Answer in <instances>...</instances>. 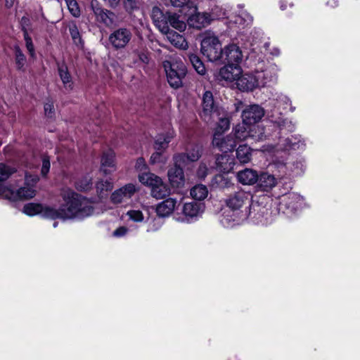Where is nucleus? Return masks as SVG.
<instances>
[{"instance_id": "f257e3e1", "label": "nucleus", "mask_w": 360, "mask_h": 360, "mask_svg": "<svg viewBox=\"0 0 360 360\" xmlns=\"http://www.w3.org/2000/svg\"><path fill=\"white\" fill-rule=\"evenodd\" d=\"M65 202L58 209H48L46 216L49 219H69L84 218L91 215L94 207L86 198L74 192L69 191L63 195Z\"/></svg>"}, {"instance_id": "f03ea898", "label": "nucleus", "mask_w": 360, "mask_h": 360, "mask_svg": "<svg viewBox=\"0 0 360 360\" xmlns=\"http://www.w3.org/2000/svg\"><path fill=\"white\" fill-rule=\"evenodd\" d=\"M163 67L166 72L169 84L174 89L182 86L183 79L186 75V68L182 63L165 60Z\"/></svg>"}, {"instance_id": "7ed1b4c3", "label": "nucleus", "mask_w": 360, "mask_h": 360, "mask_svg": "<svg viewBox=\"0 0 360 360\" xmlns=\"http://www.w3.org/2000/svg\"><path fill=\"white\" fill-rule=\"evenodd\" d=\"M202 110L200 112L201 118L206 122H212L215 115H224V108L219 107L214 100V96L210 91H206L202 97Z\"/></svg>"}, {"instance_id": "20e7f679", "label": "nucleus", "mask_w": 360, "mask_h": 360, "mask_svg": "<svg viewBox=\"0 0 360 360\" xmlns=\"http://www.w3.org/2000/svg\"><path fill=\"white\" fill-rule=\"evenodd\" d=\"M223 49L220 41L214 36L207 37L201 42V53L211 62H221Z\"/></svg>"}, {"instance_id": "39448f33", "label": "nucleus", "mask_w": 360, "mask_h": 360, "mask_svg": "<svg viewBox=\"0 0 360 360\" xmlns=\"http://www.w3.org/2000/svg\"><path fill=\"white\" fill-rule=\"evenodd\" d=\"M35 190L30 186L21 187L16 191L0 183V195L4 198L17 200H27L35 195Z\"/></svg>"}, {"instance_id": "423d86ee", "label": "nucleus", "mask_w": 360, "mask_h": 360, "mask_svg": "<svg viewBox=\"0 0 360 360\" xmlns=\"http://www.w3.org/2000/svg\"><path fill=\"white\" fill-rule=\"evenodd\" d=\"M132 37L131 30L127 27H120L114 30L109 36V42L116 49L125 48Z\"/></svg>"}, {"instance_id": "0eeeda50", "label": "nucleus", "mask_w": 360, "mask_h": 360, "mask_svg": "<svg viewBox=\"0 0 360 360\" xmlns=\"http://www.w3.org/2000/svg\"><path fill=\"white\" fill-rule=\"evenodd\" d=\"M264 115V110L257 104L246 105L242 111L243 122L245 124H253L262 120Z\"/></svg>"}, {"instance_id": "6e6552de", "label": "nucleus", "mask_w": 360, "mask_h": 360, "mask_svg": "<svg viewBox=\"0 0 360 360\" xmlns=\"http://www.w3.org/2000/svg\"><path fill=\"white\" fill-rule=\"evenodd\" d=\"M90 8L97 21L109 26L114 22L115 15L113 12L103 8L98 0H92Z\"/></svg>"}, {"instance_id": "1a4fd4ad", "label": "nucleus", "mask_w": 360, "mask_h": 360, "mask_svg": "<svg viewBox=\"0 0 360 360\" xmlns=\"http://www.w3.org/2000/svg\"><path fill=\"white\" fill-rule=\"evenodd\" d=\"M243 54L240 48L236 44H230L223 49L222 58L221 63L233 64L241 63Z\"/></svg>"}, {"instance_id": "9d476101", "label": "nucleus", "mask_w": 360, "mask_h": 360, "mask_svg": "<svg viewBox=\"0 0 360 360\" xmlns=\"http://www.w3.org/2000/svg\"><path fill=\"white\" fill-rule=\"evenodd\" d=\"M241 74L242 70L238 63L234 65L226 63L215 74V77L219 81L233 82L237 81Z\"/></svg>"}, {"instance_id": "9b49d317", "label": "nucleus", "mask_w": 360, "mask_h": 360, "mask_svg": "<svg viewBox=\"0 0 360 360\" xmlns=\"http://www.w3.org/2000/svg\"><path fill=\"white\" fill-rule=\"evenodd\" d=\"M212 145L221 151L227 153L234 149L236 146V141L233 135L223 136L221 134L214 133Z\"/></svg>"}, {"instance_id": "f8f14e48", "label": "nucleus", "mask_w": 360, "mask_h": 360, "mask_svg": "<svg viewBox=\"0 0 360 360\" xmlns=\"http://www.w3.org/2000/svg\"><path fill=\"white\" fill-rule=\"evenodd\" d=\"M169 12H166L164 13L158 6H154L152 8L150 15L151 18L154 25L162 33H167L169 31Z\"/></svg>"}, {"instance_id": "ddd939ff", "label": "nucleus", "mask_w": 360, "mask_h": 360, "mask_svg": "<svg viewBox=\"0 0 360 360\" xmlns=\"http://www.w3.org/2000/svg\"><path fill=\"white\" fill-rule=\"evenodd\" d=\"M250 200V194L239 191L229 196L226 199V205L232 210H240L243 205L248 204Z\"/></svg>"}, {"instance_id": "4468645a", "label": "nucleus", "mask_w": 360, "mask_h": 360, "mask_svg": "<svg viewBox=\"0 0 360 360\" xmlns=\"http://www.w3.org/2000/svg\"><path fill=\"white\" fill-rule=\"evenodd\" d=\"M211 15L208 13H196L188 19L189 26L200 30L208 25L212 20Z\"/></svg>"}, {"instance_id": "2eb2a0df", "label": "nucleus", "mask_w": 360, "mask_h": 360, "mask_svg": "<svg viewBox=\"0 0 360 360\" xmlns=\"http://www.w3.org/2000/svg\"><path fill=\"white\" fill-rule=\"evenodd\" d=\"M167 175L173 187L181 188L184 186L185 177L183 168L174 165L168 170Z\"/></svg>"}, {"instance_id": "dca6fc26", "label": "nucleus", "mask_w": 360, "mask_h": 360, "mask_svg": "<svg viewBox=\"0 0 360 360\" xmlns=\"http://www.w3.org/2000/svg\"><path fill=\"white\" fill-rule=\"evenodd\" d=\"M256 82L258 84V88L264 87L274 82L277 78L274 72V69H266L264 71H257L255 74Z\"/></svg>"}, {"instance_id": "f3484780", "label": "nucleus", "mask_w": 360, "mask_h": 360, "mask_svg": "<svg viewBox=\"0 0 360 360\" xmlns=\"http://www.w3.org/2000/svg\"><path fill=\"white\" fill-rule=\"evenodd\" d=\"M136 188L133 184H127L125 186L116 190L111 195V200L114 203H120L124 199L130 198L135 193Z\"/></svg>"}, {"instance_id": "a211bd4d", "label": "nucleus", "mask_w": 360, "mask_h": 360, "mask_svg": "<svg viewBox=\"0 0 360 360\" xmlns=\"http://www.w3.org/2000/svg\"><path fill=\"white\" fill-rule=\"evenodd\" d=\"M237 86L243 91H252L258 88L255 75L251 74L240 75L237 80Z\"/></svg>"}, {"instance_id": "6ab92c4d", "label": "nucleus", "mask_w": 360, "mask_h": 360, "mask_svg": "<svg viewBox=\"0 0 360 360\" xmlns=\"http://www.w3.org/2000/svg\"><path fill=\"white\" fill-rule=\"evenodd\" d=\"M257 184L261 191H269L276 186L277 180L274 175L263 172L258 175Z\"/></svg>"}, {"instance_id": "aec40b11", "label": "nucleus", "mask_w": 360, "mask_h": 360, "mask_svg": "<svg viewBox=\"0 0 360 360\" xmlns=\"http://www.w3.org/2000/svg\"><path fill=\"white\" fill-rule=\"evenodd\" d=\"M174 198H169L159 203L156 207V213L160 217H165L171 214L176 205Z\"/></svg>"}, {"instance_id": "412c9836", "label": "nucleus", "mask_w": 360, "mask_h": 360, "mask_svg": "<svg viewBox=\"0 0 360 360\" xmlns=\"http://www.w3.org/2000/svg\"><path fill=\"white\" fill-rule=\"evenodd\" d=\"M237 178L238 181L244 185H252L257 183L258 174L252 169H245L238 172Z\"/></svg>"}, {"instance_id": "4be33fe9", "label": "nucleus", "mask_w": 360, "mask_h": 360, "mask_svg": "<svg viewBox=\"0 0 360 360\" xmlns=\"http://www.w3.org/2000/svg\"><path fill=\"white\" fill-rule=\"evenodd\" d=\"M48 209H52L51 207L44 206L39 203H27L23 207L24 212L30 216L40 214L45 218H49L46 216V211Z\"/></svg>"}, {"instance_id": "5701e85b", "label": "nucleus", "mask_w": 360, "mask_h": 360, "mask_svg": "<svg viewBox=\"0 0 360 360\" xmlns=\"http://www.w3.org/2000/svg\"><path fill=\"white\" fill-rule=\"evenodd\" d=\"M215 167L219 172L228 173L233 169V161L226 155H219L216 157Z\"/></svg>"}, {"instance_id": "b1692460", "label": "nucleus", "mask_w": 360, "mask_h": 360, "mask_svg": "<svg viewBox=\"0 0 360 360\" xmlns=\"http://www.w3.org/2000/svg\"><path fill=\"white\" fill-rule=\"evenodd\" d=\"M58 71L64 88L68 90H72L73 88L72 78L66 64L64 63L58 64Z\"/></svg>"}, {"instance_id": "393cba45", "label": "nucleus", "mask_w": 360, "mask_h": 360, "mask_svg": "<svg viewBox=\"0 0 360 360\" xmlns=\"http://www.w3.org/2000/svg\"><path fill=\"white\" fill-rule=\"evenodd\" d=\"M114 158L115 153L111 150L103 153L101 158V169L105 174H109L115 170Z\"/></svg>"}, {"instance_id": "a878e982", "label": "nucleus", "mask_w": 360, "mask_h": 360, "mask_svg": "<svg viewBox=\"0 0 360 360\" xmlns=\"http://www.w3.org/2000/svg\"><path fill=\"white\" fill-rule=\"evenodd\" d=\"M172 139L173 134L172 133L158 135L155 140L154 149L158 151L163 152L167 148L168 144Z\"/></svg>"}, {"instance_id": "bb28decb", "label": "nucleus", "mask_w": 360, "mask_h": 360, "mask_svg": "<svg viewBox=\"0 0 360 360\" xmlns=\"http://www.w3.org/2000/svg\"><path fill=\"white\" fill-rule=\"evenodd\" d=\"M139 179L140 182L148 186L151 189L162 181L160 177L150 172H146L140 174L139 176Z\"/></svg>"}, {"instance_id": "cd10ccee", "label": "nucleus", "mask_w": 360, "mask_h": 360, "mask_svg": "<svg viewBox=\"0 0 360 360\" xmlns=\"http://www.w3.org/2000/svg\"><path fill=\"white\" fill-rule=\"evenodd\" d=\"M169 193V188L164 184L162 180L151 190V195L156 199L165 198L168 196Z\"/></svg>"}, {"instance_id": "c85d7f7f", "label": "nucleus", "mask_w": 360, "mask_h": 360, "mask_svg": "<svg viewBox=\"0 0 360 360\" xmlns=\"http://www.w3.org/2000/svg\"><path fill=\"white\" fill-rule=\"evenodd\" d=\"M213 121L218 122L217 127L215 129L214 133H219L222 134L224 131L229 129V120L227 117V115L226 111L224 110V115H221L220 116L215 115V118Z\"/></svg>"}, {"instance_id": "c756f323", "label": "nucleus", "mask_w": 360, "mask_h": 360, "mask_svg": "<svg viewBox=\"0 0 360 360\" xmlns=\"http://www.w3.org/2000/svg\"><path fill=\"white\" fill-rule=\"evenodd\" d=\"M169 26H172L173 28L179 30V32H183L186 27V24L184 21L180 20L179 15H176V13L169 12L168 27H169Z\"/></svg>"}, {"instance_id": "7c9ffc66", "label": "nucleus", "mask_w": 360, "mask_h": 360, "mask_svg": "<svg viewBox=\"0 0 360 360\" xmlns=\"http://www.w3.org/2000/svg\"><path fill=\"white\" fill-rule=\"evenodd\" d=\"M251 149L247 145H240L236 150V157L241 163H247L251 159Z\"/></svg>"}, {"instance_id": "2f4dec72", "label": "nucleus", "mask_w": 360, "mask_h": 360, "mask_svg": "<svg viewBox=\"0 0 360 360\" xmlns=\"http://www.w3.org/2000/svg\"><path fill=\"white\" fill-rule=\"evenodd\" d=\"M190 194L193 199L202 200L207 196L208 191L205 185L198 184L191 188Z\"/></svg>"}, {"instance_id": "473e14b6", "label": "nucleus", "mask_w": 360, "mask_h": 360, "mask_svg": "<svg viewBox=\"0 0 360 360\" xmlns=\"http://www.w3.org/2000/svg\"><path fill=\"white\" fill-rule=\"evenodd\" d=\"M188 58L193 68L196 70V72L198 74L201 75L205 74L206 70L205 65L202 60H200V58L197 55L194 53H191L188 55Z\"/></svg>"}, {"instance_id": "72a5a7b5", "label": "nucleus", "mask_w": 360, "mask_h": 360, "mask_svg": "<svg viewBox=\"0 0 360 360\" xmlns=\"http://www.w3.org/2000/svg\"><path fill=\"white\" fill-rule=\"evenodd\" d=\"M200 209V205L198 202L185 203L183 208V212L186 216L191 217H195L198 214Z\"/></svg>"}, {"instance_id": "f704fd0d", "label": "nucleus", "mask_w": 360, "mask_h": 360, "mask_svg": "<svg viewBox=\"0 0 360 360\" xmlns=\"http://www.w3.org/2000/svg\"><path fill=\"white\" fill-rule=\"evenodd\" d=\"M17 169L15 167L0 163V183L7 180L13 174L15 173Z\"/></svg>"}, {"instance_id": "c9c22d12", "label": "nucleus", "mask_w": 360, "mask_h": 360, "mask_svg": "<svg viewBox=\"0 0 360 360\" xmlns=\"http://www.w3.org/2000/svg\"><path fill=\"white\" fill-rule=\"evenodd\" d=\"M164 34L167 35L168 39L175 46L184 47L185 39L181 35L176 32L170 30L169 28L168 32Z\"/></svg>"}, {"instance_id": "e433bc0d", "label": "nucleus", "mask_w": 360, "mask_h": 360, "mask_svg": "<svg viewBox=\"0 0 360 360\" xmlns=\"http://www.w3.org/2000/svg\"><path fill=\"white\" fill-rule=\"evenodd\" d=\"M174 165L176 167L186 166L191 162L188 155L186 153H176L173 155Z\"/></svg>"}, {"instance_id": "4c0bfd02", "label": "nucleus", "mask_w": 360, "mask_h": 360, "mask_svg": "<svg viewBox=\"0 0 360 360\" xmlns=\"http://www.w3.org/2000/svg\"><path fill=\"white\" fill-rule=\"evenodd\" d=\"M231 184L229 178L224 174H217L212 179V184L221 188L229 187Z\"/></svg>"}, {"instance_id": "58836bf2", "label": "nucleus", "mask_w": 360, "mask_h": 360, "mask_svg": "<svg viewBox=\"0 0 360 360\" xmlns=\"http://www.w3.org/2000/svg\"><path fill=\"white\" fill-rule=\"evenodd\" d=\"M134 54L138 57V60L142 65H146L149 63L150 58L149 51L145 48H141L134 51Z\"/></svg>"}, {"instance_id": "ea45409f", "label": "nucleus", "mask_w": 360, "mask_h": 360, "mask_svg": "<svg viewBox=\"0 0 360 360\" xmlns=\"http://www.w3.org/2000/svg\"><path fill=\"white\" fill-rule=\"evenodd\" d=\"M202 153V147L198 144H195L187 151L191 162H195L200 159Z\"/></svg>"}, {"instance_id": "a19ab883", "label": "nucleus", "mask_w": 360, "mask_h": 360, "mask_svg": "<svg viewBox=\"0 0 360 360\" xmlns=\"http://www.w3.org/2000/svg\"><path fill=\"white\" fill-rule=\"evenodd\" d=\"M69 31L74 43L77 46L82 45V37L80 36L78 27L75 23H72L69 25Z\"/></svg>"}, {"instance_id": "79ce46f5", "label": "nucleus", "mask_w": 360, "mask_h": 360, "mask_svg": "<svg viewBox=\"0 0 360 360\" xmlns=\"http://www.w3.org/2000/svg\"><path fill=\"white\" fill-rule=\"evenodd\" d=\"M70 13L75 18L80 16L81 11L76 0H65Z\"/></svg>"}, {"instance_id": "37998d69", "label": "nucleus", "mask_w": 360, "mask_h": 360, "mask_svg": "<svg viewBox=\"0 0 360 360\" xmlns=\"http://www.w3.org/2000/svg\"><path fill=\"white\" fill-rule=\"evenodd\" d=\"M15 63L18 69H22L25 63L26 58L18 46L14 47Z\"/></svg>"}, {"instance_id": "c03bdc74", "label": "nucleus", "mask_w": 360, "mask_h": 360, "mask_svg": "<svg viewBox=\"0 0 360 360\" xmlns=\"http://www.w3.org/2000/svg\"><path fill=\"white\" fill-rule=\"evenodd\" d=\"M248 132L244 125L238 124L234 129V139L244 140L248 136Z\"/></svg>"}, {"instance_id": "a18cd8bd", "label": "nucleus", "mask_w": 360, "mask_h": 360, "mask_svg": "<svg viewBox=\"0 0 360 360\" xmlns=\"http://www.w3.org/2000/svg\"><path fill=\"white\" fill-rule=\"evenodd\" d=\"M24 34V39L26 44V47L30 54L31 56H34V45L32 41V38L29 36L27 31L25 28L22 29Z\"/></svg>"}, {"instance_id": "49530a36", "label": "nucleus", "mask_w": 360, "mask_h": 360, "mask_svg": "<svg viewBox=\"0 0 360 360\" xmlns=\"http://www.w3.org/2000/svg\"><path fill=\"white\" fill-rule=\"evenodd\" d=\"M127 215L129 219L136 222H140L143 220V213L140 210H129L127 212Z\"/></svg>"}, {"instance_id": "de8ad7c7", "label": "nucleus", "mask_w": 360, "mask_h": 360, "mask_svg": "<svg viewBox=\"0 0 360 360\" xmlns=\"http://www.w3.org/2000/svg\"><path fill=\"white\" fill-rule=\"evenodd\" d=\"M208 168L207 165L205 162H200L199 167L197 169V176L198 178L203 179H205L208 174Z\"/></svg>"}, {"instance_id": "09e8293b", "label": "nucleus", "mask_w": 360, "mask_h": 360, "mask_svg": "<svg viewBox=\"0 0 360 360\" xmlns=\"http://www.w3.org/2000/svg\"><path fill=\"white\" fill-rule=\"evenodd\" d=\"M50 158L47 155H44L42 157V166L41 169V173L43 176H46L50 169Z\"/></svg>"}, {"instance_id": "8fccbe9b", "label": "nucleus", "mask_w": 360, "mask_h": 360, "mask_svg": "<svg viewBox=\"0 0 360 360\" xmlns=\"http://www.w3.org/2000/svg\"><path fill=\"white\" fill-rule=\"evenodd\" d=\"M124 6L127 12H132L138 8L137 0H124Z\"/></svg>"}, {"instance_id": "3c124183", "label": "nucleus", "mask_w": 360, "mask_h": 360, "mask_svg": "<svg viewBox=\"0 0 360 360\" xmlns=\"http://www.w3.org/2000/svg\"><path fill=\"white\" fill-rule=\"evenodd\" d=\"M39 179L37 175H32V174H26L25 175V182L30 187L35 185L38 182Z\"/></svg>"}, {"instance_id": "603ef678", "label": "nucleus", "mask_w": 360, "mask_h": 360, "mask_svg": "<svg viewBox=\"0 0 360 360\" xmlns=\"http://www.w3.org/2000/svg\"><path fill=\"white\" fill-rule=\"evenodd\" d=\"M162 151H158V150H156V152L153 153L152 154V155L150 156V162L152 164L160 162L161 158H162Z\"/></svg>"}, {"instance_id": "864d4df0", "label": "nucleus", "mask_w": 360, "mask_h": 360, "mask_svg": "<svg viewBox=\"0 0 360 360\" xmlns=\"http://www.w3.org/2000/svg\"><path fill=\"white\" fill-rule=\"evenodd\" d=\"M91 182L90 180H85V183H82V181L77 182V188L82 191H86L90 188L91 186Z\"/></svg>"}, {"instance_id": "5fc2aeb1", "label": "nucleus", "mask_w": 360, "mask_h": 360, "mask_svg": "<svg viewBox=\"0 0 360 360\" xmlns=\"http://www.w3.org/2000/svg\"><path fill=\"white\" fill-rule=\"evenodd\" d=\"M44 112L46 116L50 117H52L54 112L53 105L52 103H47L44 105Z\"/></svg>"}, {"instance_id": "6e6d98bb", "label": "nucleus", "mask_w": 360, "mask_h": 360, "mask_svg": "<svg viewBox=\"0 0 360 360\" xmlns=\"http://www.w3.org/2000/svg\"><path fill=\"white\" fill-rule=\"evenodd\" d=\"M172 4L176 7H181L187 5L191 0H170Z\"/></svg>"}, {"instance_id": "4d7b16f0", "label": "nucleus", "mask_w": 360, "mask_h": 360, "mask_svg": "<svg viewBox=\"0 0 360 360\" xmlns=\"http://www.w3.org/2000/svg\"><path fill=\"white\" fill-rule=\"evenodd\" d=\"M136 167L140 170H143L146 168L145 160L142 158H139L136 160Z\"/></svg>"}, {"instance_id": "13d9d810", "label": "nucleus", "mask_w": 360, "mask_h": 360, "mask_svg": "<svg viewBox=\"0 0 360 360\" xmlns=\"http://www.w3.org/2000/svg\"><path fill=\"white\" fill-rule=\"evenodd\" d=\"M126 233V229L124 227H120L114 231V235L116 236H120Z\"/></svg>"}, {"instance_id": "bf43d9fd", "label": "nucleus", "mask_w": 360, "mask_h": 360, "mask_svg": "<svg viewBox=\"0 0 360 360\" xmlns=\"http://www.w3.org/2000/svg\"><path fill=\"white\" fill-rule=\"evenodd\" d=\"M15 2V0H5V5L7 8H11Z\"/></svg>"}, {"instance_id": "052dcab7", "label": "nucleus", "mask_w": 360, "mask_h": 360, "mask_svg": "<svg viewBox=\"0 0 360 360\" xmlns=\"http://www.w3.org/2000/svg\"><path fill=\"white\" fill-rule=\"evenodd\" d=\"M110 6L112 8L115 7L117 6V4H119L120 2V0H108Z\"/></svg>"}, {"instance_id": "680f3d73", "label": "nucleus", "mask_w": 360, "mask_h": 360, "mask_svg": "<svg viewBox=\"0 0 360 360\" xmlns=\"http://www.w3.org/2000/svg\"><path fill=\"white\" fill-rule=\"evenodd\" d=\"M106 183L108 184V185L106 186V190L110 189L111 188L110 183H108V181H106Z\"/></svg>"}, {"instance_id": "e2e57ef3", "label": "nucleus", "mask_w": 360, "mask_h": 360, "mask_svg": "<svg viewBox=\"0 0 360 360\" xmlns=\"http://www.w3.org/2000/svg\"><path fill=\"white\" fill-rule=\"evenodd\" d=\"M281 8H282L283 10L285 8V6H283V5H281Z\"/></svg>"}, {"instance_id": "0e129e2a", "label": "nucleus", "mask_w": 360, "mask_h": 360, "mask_svg": "<svg viewBox=\"0 0 360 360\" xmlns=\"http://www.w3.org/2000/svg\"><path fill=\"white\" fill-rule=\"evenodd\" d=\"M57 224H58L57 222H54L53 226L56 227L57 226Z\"/></svg>"}]
</instances>
